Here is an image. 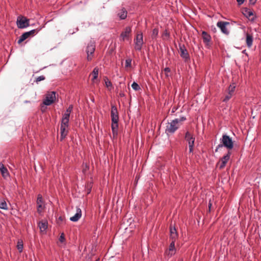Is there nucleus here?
<instances>
[{"instance_id": "1", "label": "nucleus", "mask_w": 261, "mask_h": 261, "mask_svg": "<svg viewBox=\"0 0 261 261\" xmlns=\"http://www.w3.org/2000/svg\"><path fill=\"white\" fill-rule=\"evenodd\" d=\"M179 127V124L178 123V120L177 119H175L168 123V125L166 126L165 132L167 134L169 133L173 134Z\"/></svg>"}, {"instance_id": "2", "label": "nucleus", "mask_w": 261, "mask_h": 261, "mask_svg": "<svg viewBox=\"0 0 261 261\" xmlns=\"http://www.w3.org/2000/svg\"><path fill=\"white\" fill-rule=\"evenodd\" d=\"M221 143H223L224 147L229 149H231L233 147V143L232 139L226 134L223 135L220 139Z\"/></svg>"}, {"instance_id": "3", "label": "nucleus", "mask_w": 261, "mask_h": 261, "mask_svg": "<svg viewBox=\"0 0 261 261\" xmlns=\"http://www.w3.org/2000/svg\"><path fill=\"white\" fill-rule=\"evenodd\" d=\"M185 138L188 143L189 152L190 153L192 152L193 151V147L194 146L195 137L191 133L187 131L185 134Z\"/></svg>"}, {"instance_id": "4", "label": "nucleus", "mask_w": 261, "mask_h": 261, "mask_svg": "<svg viewBox=\"0 0 261 261\" xmlns=\"http://www.w3.org/2000/svg\"><path fill=\"white\" fill-rule=\"evenodd\" d=\"M17 25L19 29H24L30 25L29 19L23 16H18L17 19Z\"/></svg>"}, {"instance_id": "5", "label": "nucleus", "mask_w": 261, "mask_h": 261, "mask_svg": "<svg viewBox=\"0 0 261 261\" xmlns=\"http://www.w3.org/2000/svg\"><path fill=\"white\" fill-rule=\"evenodd\" d=\"M179 47L180 50V56L182 58L185 62H187L190 60V55L189 53L186 49L185 45L179 44Z\"/></svg>"}, {"instance_id": "6", "label": "nucleus", "mask_w": 261, "mask_h": 261, "mask_svg": "<svg viewBox=\"0 0 261 261\" xmlns=\"http://www.w3.org/2000/svg\"><path fill=\"white\" fill-rule=\"evenodd\" d=\"M56 99V92L52 91L46 94L45 99L43 100V104L45 106H50L54 103Z\"/></svg>"}, {"instance_id": "7", "label": "nucleus", "mask_w": 261, "mask_h": 261, "mask_svg": "<svg viewBox=\"0 0 261 261\" xmlns=\"http://www.w3.org/2000/svg\"><path fill=\"white\" fill-rule=\"evenodd\" d=\"M40 29H33L29 32H26L23 33L20 37L18 40V43L20 44L24 40L28 38L31 36H33L35 33H38Z\"/></svg>"}, {"instance_id": "8", "label": "nucleus", "mask_w": 261, "mask_h": 261, "mask_svg": "<svg viewBox=\"0 0 261 261\" xmlns=\"http://www.w3.org/2000/svg\"><path fill=\"white\" fill-rule=\"evenodd\" d=\"M37 212L39 214H41L44 210V209L45 207L44 202L43 200L42 196L41 194H38L37 196Z\"/></svg>"}, {"instance_id": "9", "label": "nucleus", "mask_w": 261, "mask_h": 261, "mask_svg": "<svg viewBox=\"0 0 261 261\" xmlns=\"http://www.w3.org/2000/svg\"><path fill=\"white\" fill-rule=\"evenodd\" d=\"M135 48L137 50H141L143 44V34L140 33L137 35L135 39Z\"/></svg>"}, {"instance_id": "10", "label": "nucleus", "mask_w": 261, "mask_h": 261, "mask_svg": "<svg viewBox=\"0 0 261 261\" xmlns=\"http://www.w3.org/2000/svg\"><path fill=\"white\" fill-rule=\"evenodd\" d=\"M95 49V45L93 42H91L88 44L87 46L86 52L87 54V60L88 61H90L92 59L91 55L94 53Z\"/></svg>"}, {"instance_id": "11", "label": "nucleus", "mask_w": 261, "mask_h": 261, "mask_svg": "<svg viewBox=\"0 0 261 261\" xmlns=\"http://www.w3.org/2000/svg\"><path fill=\"white\" fill-rule=\"evenodd\" d=\"M111 117L112 119V122H118L119 117L118 115V111L117 108L114 106H112Z\"/></svg>"}, {"instance_id": "12", "label": "nucleus", "mask_w": 261, "mask_h": 261, "mask_svg": "<svg viewBox=\"0 0 261 261\" xmlns=\"http://www.w3.org/2000/svg\"><path fill=\"white\" fill-rule=\"evenodd\" d=\"M228 24L229 22L224 21H218L217 23V27L221 29L222 32L226 35L229 34V31L226 28V25Z\"/></svg>"}, {"instance_id": "13", "label": "nucleus", "mask_w": 261, "mask_h": 261, "mask_svg": "<svg viewBox=\"0 0 261 261\" xmlns=\"http://www.w3.org/2000/svg\"><path fill=\"white\" fill-rule=\"evenodd\" d=\"M82 217V210L80 208L76 207V213L70 218V220L72 222H77Z\"/></svg>"}, {"instance_id": "14", "label": "nucleus", "mask_w": 261, "mask_h": 261, "mask_svg": "<svg viewBox=\"0 0 261 261\" xmlns=\"http://www.w3.org/2000/svg\"><path fill=\"white\" fill-rule=\"evenodd\" d=\"M131 32V28L129 27H127L125 28L124 31H123L120 35L121 40L124 41L125 39L128 38L129 34Z\"/></svg>"}, {"instance_id": "15", "label": "nucleus", "mask_w": 261, "mask_h": 261, "mask_svg": "<svg viewBox=\"0 0 261 261\" xmlns=\"http://www.w3.org/2000/svg\"><path fill=\"white\" fill-rule=\"evenodd\" d=\"M0 171L2 173L3 177L5 179H7L10 176V174L8 172V169L6 168L4 164L2 163L0 164Z\"/></svg>"}, {"instance_id": "16", "label": "nucleus", "mask_w": 261, "mask_h": 261, "mask_svg": "<svg viewBox=\"0 0 261 261\" xmlns=\"http://www.w3.org/2000/svg\"><path fill=\"white\" fill-rule=\"evenodd\" d=\"M68 128L61 125L60 126V133H61V140H63L65 138L68 134Z\"/></svg>"}, {"instance_id": "17", "label": "nucleus", "mask_w": 261, "mask_h": 261, "mask_svg": "<svg viewBox=\"0 0 261 261\" xmlns=\"http://www.w3.org/2000/svg\"><path fill=\"white\" fill-rule=\"evenodd\" d=\"M202 39L204 43L208 44L211 40V37L206 32L203 31L202 33Z\"/></svg>"}, {"instance_id": "18", "label": "nucleus", "mask_w": 261, "mask_h": 261, "mask_svg": "<svg viewBox=\"0 0 261 261\" xmlns=\"http://www.w3.org/2000/svg\"><path fill=\"white\" fill-rule=\"evenodd\" d=\"M253 37L251 35L247 34H246V44L248 47H251L253 43Z\"/></svg>"}, {"instance_id": "19", "label": "nucleus", "mask_w": 261, "mask_h": 261, "mask_svg": "<svg viewBox=\"0 0 261 261\" xmlns=\"http://www.w3.org/2000/svg\"><path fill=\"white\" fill-rule=\"evenodd\" d=\"M118 122H112L111 128L114 136H117L118 134Z\"/></svg>"}, {"instance_id": "20", "label": "nucleus", "mask_w": 261, "mask_h": 261, "mask_svg": "<svg viewBox=\"0 0 261 261\" xmlns=\"http://www.w3.org/2000/svg\"><path fill=\"white\" fill-rule=\"evenodd\" d=\"M118 16L120 19H124L127 17V11L124 8H122L118 13Z\"/></svg>"}, {"instance_id": "21", "label": "nucleus", "mask_w": 261, "mask_h": 261, "mask_svg": "<svg viewBox=\"0 0 261 261\" xmlns=\"http://www.w3.org/2000/svg\"><path fill=\"white\" fill-rule=\"evenodd\" d=\"M69 123V118L65 117L62 116L61 122V125L68 127Z\"/></svg>"}, {"instance_id": "22", "label": "nucleus", "mask_w": 261, "mask_h": 261, "mask_svg": "<svg viewBox=\"0 0 261 261\" xmlns=\"http://www.w3.org/2000/svg\"><path fill=\"white\" fill-rule=\"evenodd\" d=\"M243 14L246 18H248L253 15V12L246 8L243 9Z\"/></svg>"}, {"instance_id": "23", "label": "nucleus", "mask_w": 261, "mask_h": 261, "mask_svg": "<svg viewBox=\"0 0 261 261\" xmlns=\"http://www.w3.org/2000/svg\"><path fill=\"white\" fill-rule=\"evenodd\" d=\"M73 110V106L70 105L68 108L66 109L65 113L62 116L67 118H70V114Z\"/></svg>"}, {"instance_id": "24", "label": "nucleus", "mask_w": 261, "mask_h": 261, "mask_svg": "<svg viewBox=\"0 0 261 261\" xmlns=\"http://www.w3.org/2000/svg\"><path fill=\"white\" fill-rule=\"evenodd\" d=\"M38 226L41 231H44L47 228V223L46 222H40L38 224Z\"/></svg>"}, {"instance_id": "25", "label": "nucleus", "mask_w": 261, "mask_h": 261, "mask_svg": "<svg viewBox=\"0 0 261 261\" xmlns=\"http://www.w3.org/2000/svg\"><path fill=\"white\" fill-rule=\"evenodd\" d=\"M230 152L228 151L226 155H225L222 158V159H221V161H222L223 162L226 164V163L230 159Z\"/></svg>"}, {"instance_id": "26", "label": "nucleus", "mask_w": 261, "mask_h": 261, "mask_svg": "<svg viewBox=\"0 0 261 261\" xmlns=\"http://www.w3.org/2000/svg\"><path fill=\"white\" fill-rule=\"evenodd\" d=\"M17 248L19 252H21L23 250V245L21 240H19L17 242Z\"/></svg>"}, {"instance_id": "27", "label": "nucleus", "mask_w": 261, "mask_h": 261, "mask_svg": "<svg viewBox=\"0 0 261 261\" xmlns=\"http://www.w3.org/2000/svg\"><path fill=\"white\" fill-rule=\"evenodd\" d=\"M0 208L5 210H7L8 209L7 204L5 200L2 201L0 202Z\"/></svg>"}, {"instance_id": "28", "label": "nucleus", "mask_w": 261, "mask_h": 261, "mask_svg": "<svg viewBox=\"0 0 261 261\" xmlns=\"http://www.w3.org/2000/svg\"><path fill=\"white\" fill-rule=\"evenodd\" d=\"M235 88L236 86L234 85L233 84L230 85L228 88V93L232 95L234 91Z\"/></svg>"}, {"instance_id": "29", "label": "nucleus", "mask_w": 261, "mask_h": 261, "mask_svg": "<svg viewBox=\"0 0 261 261\" xmlns=\"http://www.w3.org/2000/svg\"><path fill=\"white\" fill-rule=\"evenodd\" d=\"M158 33H159V30L158 29L156 28H154L153 30H152V34H151V37L152 39H155L156 38V37L158 36Z\"/></svg>"}, {"instance_id": "30", "label": "nucleus", "mask_w": 261, "mask_h": 261, "mask_svg": "<svg viewBox=\"0 0 261 261\" xmlns=\"http://www.w3.org/2000/svg\"><path fill=\"white\" fill-rule=\"evenodd\" d=\"M92 74L93 75V80L96 79L98 75V69L97 68H94L92 71Z\"/></svg>"}, {"instance_id": "31", "label": "nucleus", "mask_w": 261, "mask_h": 261, "mask_svg": "<svg viewBox=\"0 0 261 261\" xmlns=\"http://www.w3.org/2000/svg\"><path fill=\"white\" fill-rule=\"evenodd\" d=\"M132 87L135 91H138L140 89L139 85L135 82H133L132 84Z\"/></svg>"}, {"instance_id": "32", "label": "nucleus", "mask_w": 261, "mask_h": 261, "mask_svg": "<svg viewBox=\"0 0 261 261\" xmlns=\"http://www.w3.org/2000/svg\"><path fill=\"white\" fill-rule=\"evenodd\" d=\"M131 65H132V59H129V58L125 60V67H126V68L130 67Z\"/></svg>"}, {"instance_id": "33", "label": "nucleus", "mask_w": 261, "mask_h": 261, "mask_svg": "<svg viewBox=\"0 0 261 261\" xmlns=\"http://www.w3.org/2000/svg\"><path fill=\"white\" fill-rule=\"evenodd\" d=\"M175 250V242L174 241H172L170 243L169 250L170 251H172Z\"/></svg>"}, {"instance_id": "34", "label": "nucleus", "mask_w": 261, "mask_h": 261, "mask_svg": "<svg viewBox=\"0 0 261 261\" xmlns=\"http://www.w3.org/2000/svg\"><path fill=\"white\" fill-rule=\"evenodd\" d=\"M232 94H230V93H228L225 96L224 99H223V101L224 102H227L232 97Z\"/></svg>"}, {"instance_id": "35", "label": "nucleus", "mask_w": 261, "mask_h": 261, "mask_svg": "<svg viewBox=\"0 0 261 261\" xmlns=\"http://www.w3.org/2000/svg\"><path fill=\"white\" fill-rule=\"evenodd\" d=\"M177 237H178L177 233L170 234V239L172 240V241H174V242H175V240L177 239Z\"/></svg>"}, {"instance_id": "36", "label": "nucleus", "mask_w": 261, "mask_h": 261, "mask_svg": "<svg viewBox=\"0 0 261 261\" xmlns=\"http://www.w3.org/2000/svg\"><path fill=\"white\" fill-rule=\"evenodd\" d=\"M169 37H170L169 33L168 32V31L167 30H165L164 31L163 34V39H165V37L168 38H169Z\"/></svg>"}, {"instance_id": "37", "label": "nucleus", "mask_w": 261, "mask_h": 261, "mask_svg": "<svg viewBox=\"0 0 261 261\" xmlns=\"http://www.w3.org/2000/svg\"><path fill=\"white\" fill-rule=\"evenodd\" d=\"M45 79V76L44 75H41V76H39L38 77H37L36 79V83H38L39 82H40L41 81H43Z\"/></svg>"}, {"instance_id": "38", "label": "nucleus", "mask_w": 261, "mask_h": 261, "mask_svg": "<svg viewBox=\"0 0 261 261\" xmlns=\"http://www.w3.org/2000/svg\"><path fill=\"white\" fill-rule=\"evenodd\" d=\"M59 241L61 242V243H63L64 242H65V237H64V233H62L60 236V238H59Z\"/></svg>"}, {"instance_id": "39", "label": "nucleus", "mask_w": 261, "mask_h": 261, "mask_svg": "<svg viewBox=\"0 0 261 261\" xmlns=\"http://www.w3.org/2000/svg\"><path fill=\"white\" fill-rule=\"evenodd\" d=\"M105 85L108 88L112 86L111 81H110L108 79H107V80L105 81Z\"/></svg>"}, {"instance_id": "40", "label": "nucleus", "mask_w": 261, "mask_h": 261, "mask_svg": "<svg viewBox=\"0 0 261 261\" xmlns=\"http://www.w3.org/2000/svg\"><path fill=\"white\" fill-rule=\"evenodd\" d=\"M178 120V123L179 124V123L184 121L186 120V118L184 116L181 117L180 118H176Z\"/></svg>"}, {"instance_id": "41", "label": "nucleus", "mask_w": 261, "mask_h": 261, "mask_svg": "<svg viewBox=\"0 0 261 261\" xmlns=\"http://www.w3.org/2000/svg\"><path fill=\"white\" fill-rule=\"evenodd\" d=\"M170 234H173V233H177V231H176V230L175 228L174 227H170Z\"/></svg>"}, {"instance_id": "42", "label": "nucleus", "mask_w": 261, "mask_h": 261, "mask_svg": "<svg viewBox=\"0 0 261 261\" xmlns=\"http://www.w3.org/2000/svg\"><path fill=\"white\" fill-rule=\"evenodd\" d=\"M226 166V164H225L224 162H223L222 161H221V163H220V166H219V168L222 169H223L225 166Z\"/></svg>"}, {"instance_id": "43", "label": "nucleus", "mask_w": 261, "mask_h": 261, "mask_svg": "<svg viewBox=\"0 0 261 261\" xmlns=\"http://www.w3.org/2000/svg\"><path fill=\"white\" fill-rule=\"evenodd\" d=\"M238 4L239 5H241L243 4L245 1V0H237Z\"/></svg>"}, {"instance_id": "44", "label": "nucleus", "mask_w": 261, "mask_h": 261, "mask_svg": "<svg viewBox=\"0 0 261 261\" xmlns=\"http://www.w3.org/2000/svg\"><path fill=\"white\" fill-rule=\"evenodd\" d=\"M164 71L165 72H166V73H168V72H170L171 71V70L169 68V67H166L165 69H164Z\"/></svg>"}, {"instance_id": "45", "label": "nucleus", "mask_w": 261, "mask_h": 261, "mask_svg": "<svg viewBox=\"0 0 261 261\" xmlns=\"http://www.w3.org/2000/svg\"><path fill=\"white\" fill-rule=\"evenodd\" d=\"M223 146H224V145H223V143H221V144H219L216 147L217 148V149H219L220 148H221Z\"/></svg>"}, {"instance_id": "46", "label": "nucleus", "mask_w": 261, "mask_h": 261, "mask_svg": "<svg viewBox=\"0 0 261 261\" xmlns=\"http://www.w3.org/2000/svg\"><path fill=\"white\" fill-rule=\"evenodd\" d=\"M249 1L252 4H254L256 3V0H249Z\"/></svg>"}, {"instance_id": "47", "label": "nucleus", "mask_w": 261, "mask_h": 261, "mask_svg": "<svg viewBox=\"0 0 261 261\" xmlns=\"http://www.w3.org/2000/svg\"><path fill=\"white\" fill-rule=\"evenodd\" d=\"M212 206V203H208V208H209V211H210V210H211V207Z\"/></svg>"}, {"instance_id": "48", "label": "nucleus", "mask_w": 261, "mask_h": 261, "mask_svg": "<svg viewBox=\"0 0 261 261\" xmlns=\"http://www.w3.org/2000/svg\"><path fill=\"white\" fill-rule=\"evenodd\" d=\"M59 220L61 221H62L63 220V218L62 217L60 216L59 217Z\"/></svg>"}, {"instance_id": "49", "label": "nucleus", "mask_w": 261, "mask_h": 261, "mask_svg": "<svg viewBox=\"0 0 261 261\" xmlns=\"http://www.w3.org/2000/svg\"><path fill=\"white\" fill-rule=\"evenodd\" d=\"M176 110V109L173 108L172 110V112L174 113Z\"/></svg>"}, {"instance_id": "50", "label": "nucleus", "mask_w": 261, "mask_h": 261, "mask_svg": "<svg viewBox=\"0 0 261 261\" xmlns=\"http://www.w3.org/2000/svg\"><path fill=\"white\" fill-rule=\"evenodd\" d=\"M242 52H243V53H244V54H246V55H247V54H246V50H244Z\"/></svg>"}, {"instance_id": "51", "label": "nucleus", "mask_w": 261, "mask_h": 261, "mask_svg": "<svg viewBox=\"0 0 261 261\" xmlns=\"http://www.w3.org/2000/svg\"><path fill=\"white\" fill-rule=\"evenodd\" d=\"M69 33H70V34H73V33H75V32H74V31H73V32H71L70 31H69Z\"/></svg>"}, {"instance_id": "52", "label": "nucleus", "mask_w": 261, "mask_h": 261, "mask_svg": "<svg viewBox=\"0 0 261 261\" xmlns=\"http://www.w3.org/2000/svg\"><path fill=\"white\" fill-rule=\"evenodd\" d=\"M218 149H217V148L216 147L215 149V152H217L218 151Z\"/></svg>"}, {"instance_id": "53", "label": "nucleus", "mask_w": 261, "mask_h": 261, "mask_svg": "<svg viewBox=\"0 0 261 261\" xmlns=\"http://www.w3.org/2000/svg\"><path fill=\"white\" fill-rule=\"evenodd\" d=\"M29 102V101H28V100L25 101V103H28Z\"/></svg>"}, {"instance_id": "54", "label": "nucleus", "mask_w": 261, "mask_h": 261, "mask_svg": "<svg viewBox=\"0 0 261 261\" xmlns=\"http://www.w3.org/2000/svg\"><path fill=\"white\" fill-rule=\"evenodd\" d=\"M251 20L253 21L254 20V18H251Z\"/></svg>"}]
</instances>
